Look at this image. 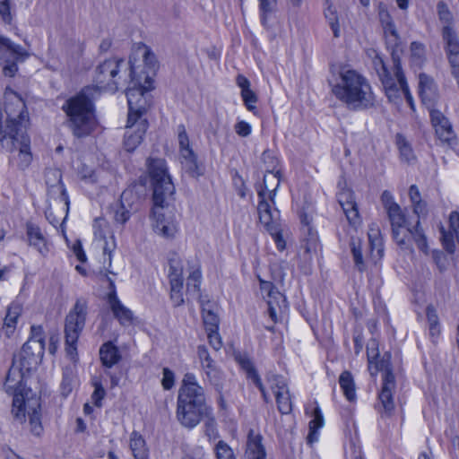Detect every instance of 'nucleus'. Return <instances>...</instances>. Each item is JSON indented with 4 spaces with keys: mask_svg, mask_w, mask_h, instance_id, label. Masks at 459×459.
I'll list each match as a JSON object with an SVG mask.
<instances>
[{
    "mask_svg": "<svg viewBox=\"0 0 459 459\" xmlns=\"http://www.w3.org/2000/svg\"><path fill=\"white\" fill-rule=\"evenodd\" d=\"M100 357L103 366L107 368H111L121 359L118 349L111 342H106L100 347Z\"/></svg>",
    "mask_w": 459,
    "mask_h": 459,
    "instance_id": "e433bc0d",
    "label": "nucleus"
},
{
    "mask_svg": "<svg viewBox=\"0 0 459 459\" xmlns=\"http://www.w3.org/2000/svg\"><path fill=\"white\" fill-rule=\"evenodd\" d=\"M247 456L248 459H265V451L261 444V437L251 430L247 442Z\"/></svg>",
    "mask_w": 459,
    "mask_h": 459,
    "instance_id": "f704fd0d",
    "label": "nucleus"
},
{
    "mask_svg": "<svg viewBox=\"0 0 459 459\" xmlns=\"http://www.w3.org/2000/svg\"><path fill=\"white\" fill-rule=\"evenodd\" d=\"M340 191L337 194V199L340 205L349 204V202L354 201L355 196L352 190L342 186L339 183Z\"/></svg>",
    "mask_w": 459,
    "mask_h": 459,
    "instance_id": "4d7b16f0",
    "label": "nucleus"
},
{
    "mask_svg": "<svg viewBox=\"0 0 459 459\" xmlns=\"http://www.w3.org/2000/svg\"><path fill=\"white\" fill-rule=\"evenodd\" d=\"M46 184L48 186L50 194H59L58 203L63 205L65 212H68L69 208V198L62 183L61 171L56 169H48L46 171Z\"/></svg>",
    "mask_w": 459,
    "mask_h": 459,
    "instance_id": "412c9836",
    "label": "nucleus"
},
{
    "mask_svg": "<svg viewBox=\"0 0 459 459\" xmlns=\"http://www.w3.org/2000/svg\"><path fill=\"white\" fill-rule=\"evenodd\" d=\"M381 203L385 210V212H387L388 211L392 210L393 207H396L398 206L399 204L394 201L392 194L387 191V190H385L382 195H381Z\"/></svg>",
    "mask_w": 459,
    "mask_h": 459,
    "instance_id": "774afa93",
    "label": "nucleus"
},
{
    "mask_svg": "<svg viewBox=\"0 0 459 459\" xmlns=\"http://www.w3.org/2000/svg\"><path fill=\"white\" fill-rule=\"evenodd\" d=\"M443 39L446 42L447 57L459 54V39L452 27L443 28Z\"/></svg>",
    "mask_w": 459,
    "mask_h": 459,
    "instance_id": "4c0bfd02",
    "label": "nucleus"
},
{
    "mask_svg": "<svg viewBox=\"0 0 459 459\" xmlns=\"http://www.w3.org/2000/svg\"><path fill=\"white\" fill-rule=\"evenodd\" d=\"M381 82L390 101L397 103L399 100L405 98L412 106V98L399 63L394 61V76L383 77Z\"/></svg>",
    "mask_w": 459,
    "mask_h": 459,
    "instance_id": "f8f14e48",
    "label": "nucleus"
},
{
    "mask_svg": "<svg viewBox=\"0 0 459 459\" xmlns=\"http://www.w3.org/2000/svg\"><path fill=\"white\" fill-rule=\"evenodd\" d=\"M148 169L153 188V205L150 215L152 229L162 238H172L178 230L175 213L169 207L175 192L174 185L163 160H150Z\"/></svg>",
    "mask_w": 459,
    "mask_h": 459,
    "instance_id": "7ed1b4c3",
    "label": "nucleus"
},
{
    "mask_svg": "<svg viewBox=\"0 0 459 459\" xmlns=\"http://www.w3.org/2000/svg\"><path fill=\"white\" fill-rule=\"evenodd\" d=\"M45 350L44 333L39 325H32L30 337L23 344L20 353V365L26 372H30L40 364Z\"/></svg>",
    "mask_w": 459,
    "mask_h": 459,
    "instance_id": "6e6552de",
    "label": "nucleus"
},
{
    "mask_svg": "<svg viewBox=\"0 0 459 459\" xmlns=\"http://www.w3.org/2000/svg\"><path fill=\"white\" fill-rule=\"evenodd\" d=\"M383 30L387 42L392 45H396L399 40V36L394 23H386V25L383 26Z\"/></svg>",
    "mask_w": 459,
    "mask_h": 459,
    "instance_id": "bf43d9fd",
    "label": "nucleus"
},
{
    "mask_svg": "<svg viewBox=\"0 0 459 459\" xmlns=\"http://www.w3.org/2000/svg\"><path fill=\"white\" fill-rule=\"evenodd\" d=\"M374 56H372V65L374 69L376 70L379 79L382 81L383 77H387L391 75L385 65L383 58L377 53L375 50L372 51Z\"/></svg>",
    "mask_w": 459,
    "mask_h": 459,
    "instance_id": "864d4df0",
    "label": "nucleus"
},
{
    "mask_svg": "<svg viewBox=\"0 0 459 459\" xmlns=\"http://www.w3.org/2000/svg\"><path fill=\"white\" fill-rule=\"evenodd\" d=\"M63 110L67 117V126L75 137H86L95 130L97 121L94 107L84 93L77 94L67 100L63 105Z\"/></svg>",
    "mask_w": 459,
    "mask_h": 459,
    "instance_id": "423d86ee",
    "label": "nucleus"
},
{
    "mask_svg": "<svg viewBox=\"0 0 459 459\" xmlns=\"http://www.w3.org/2000/svg\"><path fill=\"white\" fill-rule=\"evenodd\" d=\"M267 382L275 395L279 411L282 414L290 413L292 403L286 379L281 376L270 375L267 377Z\"/></svg>",
    "mask_w": 459,
    "mask_h": 459,
    "instance_id": "dca6fc26",
    "label": "nucleus"
},
{
    "mask_svg": "<svg viewBox=\"0 0 459 459\" xmlns=\"http://www.w3.org/2000/svg\"><path fill=\"white\" fill-rule=\"evenodd\" d=\"M22 409L24 416L22 419L19 420H23L27 412L30 418L31 431L34 435L39 436L42 430L40 422V404L39 399L36 397L27 399V401L24 402ZM20 413H22V411H20Z\"/></svg>",
    "mask_w": 459,
    "mask_h": 459,
    "instance_id": "a878e982",
    "label": "nucleus"
},
{
    "mask_svg": "<svg viewBox=\"0 0 459 459\" xmlns=\"http://www.w3.org/2000/svg\"><path fill=\"white\" fill-rule=\"evenodd\" d=\"M178 133L179 154L183 153L184 151H186V152L193 151V149L190 146V142H189V138L187 136L186 128L183 125L178 126Z\"/></svg>",
    "mask_w": 459,
    "mask_h": 459,
    "instance_id": "5fc2aeb1",
    "label": "nucleus"
},
{
    "mask_svg": "<svg viewBox=\"0 0 459 459\" xmlns=\"http://www.w3.org/2000/svg\"><path fill=\"white\" fill-rule=\"evenodd\" d=\"M93 234L95 242L102 248L103 254L107 258L104 264L108 262V266H111V254L116 248L114 234L108 222L104 218H97L93 222Z\"/></svg>",
    "mask_w": 459,
    "mask_h": 459,
    "instance_id": "2eb2a0df",
    "label": "nucleus"
},
{
    "mask_svg": "<svg viewBox=\"0 0 459 459\" xmlns=\"http://www.w3.org/2000/svg\"><path fill=\"white\" fill-rule=\"evenodd\" d=\"M22 312V306L18 302H13L7 308V312L4 320L3 329L7 336L13 333L18 318Z\"/></svg>",
    "mask_w": 459,
    "mask_h": 459,
    "instance_id": "2f4dec72",
    "label": "nucleus"
},
{
    "mask_svg": "<svg viewBox=\"0 0 459 459\" xmlns=\"http://www.w3.org/2000/svg\"><path fill=\"white\" fill-rule=\"evenodd\" d=\"M129 447L134 459H149V449L146 442L137 431L131 433Z\"/></svg>",
    "mask_w": 459,
    "mask_h": 459,
    "instance_id": "473e14b6",
    "label": "nucleus"
},
{
    "mask_svg": "<svg viewBox=\"0 0 459 459\" xmlns=\"http://www.w3.org/2000/svg\"><path fill=\"white\" fill-rule=\"evenodd\" d=\"M339 384L344 395L349 401L356 398L355 384L351 374L349 371H343L339 377Z\"/></svg>",
    "mask_w": 459,
    "mask_h": 459,
    "instance_id": "ea45409f",
    "label": "nucleus"
},
{
    "mask_svg": "<svg viewBox=\"0 0 459 459\" xmlns=\"http://www.w3.org/2000/svg\"><path fill=\"white\" fill-rule=\"evenodd\" d=\"M123 65L124 60L119 58H110L101 63L96 69V86L100 90L115 92L118 88V74Z\"/></svg>",
    "mask_w": 459,
    "mask_h": 459,
    "instance_id": "9d476101",
    "label": "nucleus"
},
{
    "mask_svg": "<svg viewBox=\"0 0 459 459\" xmlns=\"http://www.w3.org/2000/svg\"><path fill=\"white\" fill-rule=\"evenodd\" d=\"M239 363H240L242 368L247 372V377L252 379L253 382L255 383V385L259 388V390L261 391V393L263 394L264 401L268 402L269 401L268 394L266 393L265 388H264L258 374L256 373L252 362L248 359L245 358V359H241L239 360Z\"/></svg>",
    "mask_w": 459,
    "mask_h": 459,
    "instance_id": "58836bf2",
    "label": "nucleus"
},
{
    "mask_svg": "<svg viewBox=\"0 0 459 459\" xmlns=\"http://www.w3.org/2000/svg\"><path fill=\"white\" fill-rule=\"evenodd\" d=\"M325 13L326 19L328 20L329 25L333 32L334 37H336V38L339 37L340 28H339L338 18H337L335 11L331 6H329L325 10Z\"/></svg>",
    "mask_w": 459,
    "mask_h": 459,
    "instance_id": "13d9d810",
    "label": "nucleus"
},
{
    "mask_svg": "<svg viewBox=\"0 0 459 459\" xmlns=\"http://www.w3.org/2000/svg\"><path fill=\"white\" fill-rule=\"evenodd\" d=\"M161 385L165 390H170L175 384V375L172 370L164 368L162 370Z\"/></svg>",
    "mask_w": 459,
    "mask_h": 459,
    "instance_id": "e2e57ef3",
    "label": "nucleus"
},
{
    "mask_svg": "<svg viewBox=\"0 0 459 459\" xmlns=\"http://www.w3.org/2000/svg\"><path fill=\"white\" fill-rule=\"evenodd\" d=\"M196 356L204 381H207L216 389H220L224 380V373L217 362L211 357L206 346L198 345Z\"/></svg>",
    "mask_w": 459,
    "mask_h": 459,
    "instance_id": "ddd939ff",
    "label": "nucleus"
},
{
    "mask_svg": "<svg viewBox=\"0 0 459 459\" xmlns=\"http://www.w3.org/2000/svg\"><path fill=\"white\" fill-rule=\"evenodd\" d=\"M188 276L186 288L189 292L198 293L202 280L200 264L196 261L187 262Z\"/></svg>",
    "mask_w": 459,
    "mask_h": 459,
    "instance_id": "72a5a7b5",
    "label": "nucleus"
},
{
    "mask_svg": "<svg viewBox=\"0 0 459 459\" xmlns=\"http://www.w3.org/2000/svg\"><path fill=\"white\" fill-rule=\"evenodd\" d=\"M4 98V112L0 110V144L10 153V160L24 169L32 160L27 134L28 113L23 100L15 91L6 89Z\"/></svg>",
    "mask_w": 459,
    "mask_h": 459,
    "instance_id": "f257e3e1",
    "label": "nucleus"
},
{
    "mask_svg": "<svg viewBox=\"0 0 459 459\" xmlns=\"http://www.w3.org/2000/svg\"><path fill=\"white\" fill-rule=\"evenodd\" d=\"M93 385L95 389L91 395V399L96 406L100 407L101 400L104 398L106 392L102 385L99 381H95Z\"/></svg>",
    "mask_w": 459,
    "mask_h": 459,
    "instance_id": "338daca9",
    "label": "nucleus"
},
{
    "mask_svg": "<svg viewBox=\"0 0 459 459\" xmlns=\"http://www.w3.org/2000/svg\"><path fill=\"white\" fill-rule=\"evenodd\" d=\"M263 160L264 162H267V160H270L272 165L266 168V172L264 176V186L258 190V214H260V207L262 204H266L270 212L279 211L274 207V197L281 181L280 170L276 169L277 160L271 155L269 152H263Z\"/></svg>",
    "mask_w": 459,
    "mask_h": 459,
    "instance_id": "1a4fd4ad",
    "label": "nucleus"
},
{
    "mask_svg": "<svg viewBox=\"0 0 459 459\" xmlns=\"http://www.w3.org/2000/svg\"><path fill=\"white\" fill-rule=\"evenodd\" d=\"M333 94L350 109L370 108L376 101L368 80L357 71L342 68L336 82L330 81Z\"/></svg>",
    "mask_w": 459,
    "mask_h": 459,
    "instance_id": "39448f33",
    "label": "nucleus"
},
{
    "mask_svg": "<svg viewBox=\"0 0 459 459\" xmlns=\"http://www.w3.org/2000/svg\"><path fill=\"white\" fill-rule=\"evenodd\" d=\"M28 56L25 51V55L23 56H15L12 55L10 52H5L2 58L5 59V64L3 66V74L4 76L13 77L16 74L18 67L16 65V61L20 58H24Z\"/></svg>",
    "mask_w": 459,
    "mask_h": 459,
    "instance_id": "c03bdc74",
    "label": "nucleus"
},
{
    "mask_svg": "<svg viewBox=\"0 0 459 459\" xmlns=\"http://www.w3.org/2000/svg\"><path fill=\"white\" fill-rule=\"evenodd\" d=\"M429 112L437 138L444 143H451L455 139V134L448 119L437 109Z\"/></svg>",
    "mask_w": 459,
    "mask_h": 459,
    "instance_id": "b1692460",
    "label": "nucleus"
},
{
    "mask_svg": "<svg viewBox=\"0 0 459 459\" xmlns=\"http://www.w3.org/2000/svg\"><path fill=\"white\" fill-rule=\"evenodd\" d=\"M323 425V415L321 414L319 408H316L314 411V419L309 422L310 432L307 437L308 442L312 443L316 440V432L318 429L322 428Z\"/></svg>",
    "mask_w": 459,
    "mask_h": 459,
    "instance_id": "de8ad7c7",
    "label": "nucleus"
},
{
    "mask_svg": "<svg viewBox=\"0 0 459 459\" xmlns=\"http://www.w3.org/2000/svg\"><path fill=\"white\" fill-rule=\"evenodd\" d=\"M147 127L148 123L146 119L134 118L133 121H130V117H127L126 131L124 139V145L127 152L134 151L141 143Z\"/></svg>",
    "mask_w": 459,
    "mask_h": 459,
    "instance_id": "a211bd4d",
    "label": "nucleus"
},
{
    "mask_svg": "<svg viewBox=\"0 0 459 459\" xmlns=\"http://www.w3.org/2000/svg\"><path fill=\"white\" fill-rule=\"evenodd\" d=\"M108 281H109L111 291L108 295V302L114 316L119 321L122 325H128L133 321V312L125 307L118 299L115 290V283L106 273Z\"/></svg>",
    "mask_w": 459,
    "mask_h": 459,
    "instance_id": "4be33fe9",
    "label": "nucleus"
},
{
    "mask_svg": "<svg viewBox=\"0 0 459 459\" xmlns=\"http://www.w3.org/2000/svg\"><path fill=\"white\" fill-rule=\"evenodd\" d=\"M412 238L417 245L418 248L425 255L429 254V246L426 235L424 234L421 228H420V221L418 220L416 225L413 228L408 227L406 229L405 240L407 241V247L403 246L402 248L409 249L412 251L410 245V238Z\"/></svg>",
    "mask_w": 459,
    "mask_h": 459,
    "instance_id": "c756f323",
    "label": "nucleus"
},
{
    "mask_svg": "<svg viewBox=\"0 0 459 459\" xmlns=\"http://www.w3.org/2000/svg\"><path fill=\"white\" fill-rule=\"evenodd\" d=\"M368 237L369 244V256L374 263H377L382 258L384 253L381 233L377 224L372 223L369 226Z\"/></svg>",
    "mask_w": 459,
    "mask_h": 459,
    "instance_id": "c85d7f7f",
    "label": "nucleus"
},
{
    "mask_svg": "<svg viewBox=\"0 0 459 459\" xmlns=\"http://www.w3.org/2000/svg\"><path fill=\"white\" fill-rule=\"evenodd\" d=\"M27 373L21 365H13L10 368L6 379L4 382V389L7 393L13 394V410L12 412L16 419H22L24 413L22 411V405L26 401L22 394H19L21 385L22 383L24 374Z\"/></svg>",
    "mask_w": 459,
    "mask_h": 459,
    "instance_id": "9b49d317",
    "label": "nucleus"
},
{
    "mask_svg": "<svg viewBox=\"0 0 459 459\" xmlns=\"http://www.w3.org/2000/svg\"><path fill=\"white\" fill-rule=\"evenodd\" d=\"M394 388V376L391 371H386L383 375V385L379 394V400L386 413H391L394 409V403L393 399V391Z\"/></svg>",
    "mask_w": 459,
    "mask_h": 459,
    "instance_id": "bb28decb",
    "label": "nucleus"
},
{
    "mask_svg": "<svg viewBox=\"0 0 459 459\" xmlns=\"http://www.w3.org/2000/svg\"><path fill=\"white\" fill-rule=\"evenodd\" d=\"M133 198V189L127 188L121 195L120 207L115 212L114 219L117 222L125 224L130 218L129 200Z\"/></svg>",
    "mask_w": 459,
    "mask_h": 459,
    "instance_id": "c9c22d12",
    "label": "nucleus"
},
{
    "mask_svg": "<svg viewBox=\"0 0 459 459\" xmlns=\"http://www.w3.org/2000/svg\"><path fill=\"white\" fill-rule=\"evenodd\" d=\"M169 283L170 290H182L183 288V269L173 260L169 269Z\"/></svg>",
    "mask_w": 459,
    "mask_h": 459,
    "instance_id": "a18cd8bd",
    "label": "nucleus"
},
{
    "mask_svg": "<svg viewBox=\"0 0 459 459\" xmlns=\"http://www.w3.org/2000/svg\"><path fill=\"white\" fill-rule=\"evenodd\" d=\"M179 156L182 168L191 177L198 178L204 174V168L198 163L197 157L194 151H184Z\"/></svg>",
    "mask_w": 459,
    "mask_h": 459,
    "instance_id": "7c9ffc66",
    "label": "nucleus"
},
{
    "mask_svg": "<svg viewBox=\"0 0 459 459\" xmlns=\"http://www.w3.org/2000/svg\"><path fill=\"white\" fill-rule=\"evenodd\" d=\"M411 57L415 62L420 63L425 56L424 46L419 42H412L411 44Z\"/></svg>",
    "mask_w": 459,
    "mask_h": 459,
    "instance_id": "69168bd1",
    "label": "nucleus"
},
{
    "mask_svg": "<svg viewBox=\"0 0 459 459\" xmlns=\"http://www.w3.org/2000/svg\"><path fill=\"white\" fill-rule=\"evenodd\" d=\"M260 223L270 233L273 238L277 248L282 251L286 247V238L288 231L284 230L280 223V212L269 211L266 204L260 207V214H258Z\"/></svg>",
    "mask_w": 459,
    "mask_h": 459,
    "instance_id": "4468645a",
    "label": "nucleus"
},
{
    "mask_svg": "<svg viewBox=\"0 0 459 459\" xmlns=\"http://www.w3.org/2000/svg\"><path fill=\"white\" fill-rule=\"evenodd\" d=\"M241 97L247 108L253 111L255 108V103L257 101L255 93L251 89L246 90L245 91H241Z\"/></svg>",
    "mask_w": 459,
    "mask_h": 459,
    "instance_id": "052dcab7",
    "label": "nucleus"
},
{
    "mask_svg": "<svg viewBox=\"0 0 459 459\" xmlns=\"http://www.w3.org/2000/svg\"><path fill=\"white\" fill-rule=\"evenodd\" d=\"M262 290L268 291L267 304L268 312L273 323L281 320L283 314L287 311L286 298L280 291L276 290L271 282L262 281Z\"/></svg>",
    "mask_w": 459,
    "mask_h": 459,
    "instance_id": "f3484780",
    "label": "nucleus"
},
{
    "mask_svg": "<svg viewBox=\"0 0 459 459\" xmlns=\"http://www.w3.org/2000/svg\"><path fill=\"white\" fill-rule=\"evenodd\" d=\"M5 52H10L15 56L25 55V49L22 47L13 44L8 39L0 36V58L4 56Z\"/></svg>",
    "mask_w": 459,
    "mask_h": 459,
    "instance_id": "49530a36",
    "label": "nucleus"
},
{
    "mask_svg": "<svg viewBox=\"0 0 459 459\" xmlns=\"http://www.w3.org/2000/svg\"><path fill=\"white\" fill-rule=\"evenodd\" d=\"M200 304L202 307L203 320L205 329L218 330L220 320L217 314V305L211 302L206 296L200 297Z\"/></svg>",
    "mask_w": 459,
    "mask_h": 459,
    "instance_id": "cd10ccee",
    "label": "nucleus"
},
{
    "mask_svg": "<svg viewBox=\"0 0 459 459\" xmlns=\"http://www.w3.org/2000/svg\"><path fill=\"white\" fill-rule=\"evenodd\" d=\"M308 237L305 238L301 244V249L304 250V257L306 260H310L312 255L316 253L319 242L318 237L316 232H312L310 229H307Z\"/></svg>",
    "mask_w": 459,
    "mask_h": 459,
    "instance_id": "79ce46f5",
    "label": "nucleus"
},
{
    "mask_svg": "<svg viewBox=\"0 0 459 459\" xmlns=\"http://www.w3.org/2000/svg\"><path fill=\"white\" fill-rule=\"evenodd\" d=\"M351 253L353 255L355 266L360 272L365 270V264H364V261H363V257H362L360 240L352 238V240L351 242Z\"/></svg>",
    "mask_w": 459,
    "mask_h": 459,
    "instance_id": "09e8293b",
    "label": "nucleus"
},
{
    "mask_svg": "<svg viewBox=\"0 0 459 459\" xmlns=\"http://www.w3.org/2000/svg\"><path fill=\"white\" fill-rule=\"evenodd\" d=\"M397 146L400 151L401 157L407 162L414 160L413 152L411 150V145L402 135H397Z\"/></svg>",
    "mask_w": 459,
    "mask_h": 459,
    "instance_id": "3c124183",
    "label": "nucleus"
},
{
    "mask_svg": "<svg viewBox=\"0 0 459 459\" xmlns=\"http://www.w3.org/2000/svg\"><path fill=\"white\" fill-rule=\"evenodd\" d=\"M439 230L441 233V240L445 249L449 253H453L455 247L453 236L450 233H447L442 225L440 226Z\"/></svg>",
    "mask_w": 459,
    "mask_h": 459,
    "instance_id": "680f3d73",
    "label": "nucleus"
},
{
    "mask_svg": "<svg viewBox=\"0 0 459 459\" xmlns=\"http://www.w3.org/2000/svg\"><path fill=\"white\" fill-rule=\"evenodd\" d=\"M367 355L368 361V371L371 376L377 375L379 371L385 374L386 371H391L389 368V357L387 359H378L379 351L378 343L376 340H371L367 346Z\"/></svg>",
    "mask_w": 459,
    "mask_h": 459,
    "instance_id": "393cba45",
    "label": "nucleus"
},
{
    "mask_svg": "<svg viewBox=\"0 0 459 459\" xmlns=\"http://www.w3.org/2000/svg\"><path fill=\"white\" fill-rule=\"evenodd\" d=\"M341 207L342 208L343 213L351 227L357 229L361 225V218L355 200L349 202V204L341 205Z\"/></svg>",
    "mask_w": 459,
    "mask_h": 459,
    "instance_id": "a19ab883",
    "label": "nucleus"
},
{
    "mask_svg": "<svg viewBox=\"0 0 459 459\" xmlns=\"http://www.w3.org/2000/svg\"><path fill=\"white\" fill-rule=\"evenodd\" d=\"M211 415L212 408L206 403L204 387L194 373H186L178 389L177 420L183 427L194 429L203 418H208V424L214 425Z\"/></svg>",
    "mask_w": 459,
    "mask_h": 459,
    "instance_id": "20e7f679",
    "label": "nucleus"
},
{
    "mask_svg": "<svg viewBox=\"0 0 459 459\" xmlns=\"http://www.w3.org/2000/svg\"><path fill=\"white\" fill-rule=\"evenodd\" d=\"M214 453L217 459H236L232 448L222 440L215 445Z\"/></svg>",
    "mask_w": 459,
    "mask_h": 459,
    "instance_id": "8fccbe9b",
    "label": "nucleus"
},
{
    "mask_svg": "<svg viewBox=\"0 0 459 459\" xmlns=\"http://www.w3.org/2000/svg\"><path fill=\"white\" fill-rule=\"evenodd\" d=\"M27 241L41 255L46 256L50 251V242L43 230L37 224L28 221L26 223Z\"/></svg>",
    "mask_w": 459,
    "mask_h": 459,
    "instance_id": "5701e85b",
    "label": "nucleus"
},
{
    "mask_svg": "<svg viewBox=\"0 0 459 459\" xmlns=\"http://www.w3.org/2000/svg\"><path fill=\"white\" fill-rule=\"evenodd\" d=\"M437 13L440 21L444 23V28L446 26L451 27V23L453 21V15L449 11L447 5L442 2L437 4Z\"/></svg>",
    "mask_w": 459,
    "mask_h": 459,
    "instance_id": "6e6d98bb",
    "label": "nucleus"
},
{
    "mask_svg": "<svg viewBox=\"0 0 459 459\" xmlns=\"http://www.w3.org/2000/svg\"><path fill=\"white\" fill-rule=\"evenodd\" d=\"M87 307V301L84 299H78L65 317V351L71 359H75L77 356L76 343L85 325Z\"/></svg>",
    "mask_w": 459,
    "mask_h": 459,
    "instance_id": "0eeeda50",
    "label": "nucleus"
},
{
    "mask_svg": "<svg viewBox=\"0 0 459 459\" xmlns=\"http://www.w3.org/2000/svg\"><path fill=\"white\" fill-rule=\"evenodd\" d=\"M131 81L126 90L128 117L144 119L143 115L150 108L157 60L150 48L143 43L134 45L129 57Z\"/></svg>",
    "mask_w": 459,
    "mask_h": 459,
    "instance_id": "f03ea898",
    "label": "nucleus"
},
{
    "mask_svg": "<svg viewBox=\"0 0 459 459\" xmlns=\"http://www.w3.org/2000/svg\"><path fill=\"white\" fill-rule=\"evenodd\" d=\"M409 195L413 206V212L418 215H424L427 212L426 204L420 198L419 188L411 185L409 190Z\"/></svg>",
    "mask_w": 459,
    "mask_h": 459,
    "instance_id": "37998d69",
    "label": "nucleus"
},
{
    "mask_svg": "<svg viewBox=\"0 0 459 459\" xmlns=\"http://www.w3.org/2000/svg\"><path fill=\"white\" fill-rule=\"evenodd\" d=\"M259 10L261 12V22L264 26L267 25V16L271 13L277 4V0H258Z\"/></svg>",
    "mask_w": 459,
    "mask_h": 459,
    "instance_id": "603ef678",
    "label": "nucleus"
},
{
    "mask_svg": "<svg viewBox=\"0 0 459 459\" xmlns=\"http://www.w3.org/2000/svg\"><path fill=\"white\" fill-rule=\"evenodd\" d=\"M207 332V337L210 345L215 350L220 351L222 347V341L221 338L218 333V330H206Z\"/></svg>",
    "mask_w": 459,
    "mask_h": 459,
    "instance_id": "0e129e2a",
    "label": "nucleus"
},
{
    "mask_svg": "<svg viewBox=\"0 0 459 459\" xmlns=\"http://www.w3.org/2000/svg\"><path fill=\"white\" fill-rule=\"evenodd\" d=\"M388 219L391 222L393 229V236L395 242L400 246H408L405 240L406 229L409 227L405 215L403 212L400 205L393 207L387 212Z\"/></svg>",
    "mask_w": 459,
    "mask_h": 459,
    "instance_id": "aec40b11",
    "label": "nucleus"
},
{
    "mask_svg": "<svg viewBox=\"0 0 459 459\" xmlns=\"http://www.w3.org/2000/svg\"><path fill=\"white\" fill-rule=\"evenodd\" d=\"M419 92L422 103L428 108V109L429 111L431 109H436L435 107L437 105L439 94L437 86L431 76L426 74H420Z\"/></svg>",
    "mask_w": 459,
    "mask_h": 459,
    "instance_id": "6ab92c4d",
    "label": "nucleus"
}]
</instances>
